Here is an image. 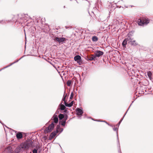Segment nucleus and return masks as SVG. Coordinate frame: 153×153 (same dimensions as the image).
<instances>
[{"label":"nucleus","instance_id":"1","mask_svg":"<svg viewBox=\"0 0 153 153\" xmlns=\"http://www.w3.org/2000/svg\"><path fill=\"white\" fill-rule=\"evenodd\" d=\"M33 142L30 139L21 143L14 150V153H21L32 147Z\"/></svg>","mask_w":153,"mask_h":153},{"label":"nucleus","instance_id":"2","mask_svg":"<svg viewBox=\"0 0 153 153\" xmlns=\"http://www.w3.org/2000/svg\"><path fill=\"white\" fill-rule=\"evenodd\" d=\"M137 23L139 26H143L146 25L149 23V20L146 19H139L137 21Z\"/></svg>","mask_w":153,"mask_h":153},{"label":"nucleus","instance_id":"3","mask_svg":"<svg viewBox=\"0 0 153 153\" xmlns=\"http://www.w3.org/2000/svg\"><path fill=\"white\" fill-rule=\"evenodd\" d=\"M54 127V124L53 123L50 124L48 127L46 128L44 130V132L47 133L51 132L53 129Z\"/></svg>","mask_w":153,"mask_h":153},{"label":"nucleus","instance_id":"4","mask_svg":"<svg viewBox=\"0 0 153 153\" xmlns=\"http://www.w3.org/2000/svg\"><path fill=\"white\" fill-rule=\"evenodd\" d=\"M74 60L79 65H81L82 63L81 57L79 55H77L75 56Z\"/></svg>","mask_w":153,"mask_h":153},{"label":"nucleus","instance_id":"5","mask_svg":"<svg viewBox=\"0 0 153 153\" xmlns=\"http://www.w3.org/2000/svg\"><path fill=\"white\" fill-rule=\"evenodd\" d=\"M66 39L64 37L58 38L56 37L54 39V40L56 42H58L59 43H63L66 40Z\"/></svg>","mask_w":153,"mask_h":153},{"label":"nucleus","instance_id":"6","mask_svg":"<svg viewBox=\"0 0 153 153\" xmlns=\"http://www.w3.org/2000/svg\"><path fill=\"white\" fill-rule=\"evenodd\" d=\"M59 125H58L56 127V130L52 132L50 135V137L52 139L54 138V137L56 134L58 132V128H59Z\"/></svg>","mask_w":153,"mask_h":153},{"label":"nucleus","instance_id":"7","mask_svg":"<svg viewBox=\"0 0 153 153\" xmlns=\"http://www.w3.org/2000/svg\"><path fill=\"white\" fill-rule=\"evenodd\" d=\"M103 54L104 53L103 52L99 50H97L95 51L94 56L95 58H96V57H99L102 56Z\"/></svg>","mask_w":153,"mask_h":153},{"label":"nucleus","instance_id":"8","mask_svg":"<svg viewBox=\"0 0 153 153\" xmlns=\"http://www.w3.org/2000/svg\"><path fill=\"white\" fill-rule=\"evenodd\" d=\"M129 42H131V45L134 46H135L138 45V43L135 40H133V38H129Z\"/></svg>","mask_w":153,"mask_h":153},{"label":"nucleus","instance_id":"9","mask_svg":"<svg viewBox=\"0 0 153 153\" xmlns=\"http://www.w3.org/2000/svg\"><path fill=\"white\" fill-rule=\"evenodd\" d=\"M95 58L94 55H91V56H87L85 59L87 60L92 61L95 60Z\"/></svg>","mask_w":153,"mask_h":153},{"label":"nucleus","instance_id":"10","mask_svg":"<svg viewBox=\"0 0 153 153\" xmlns=\"http://www.w3.org/2000/svg\"><path fill=\"white\" fill-rule=\"evenodd\" d=\"M4 153H14V152H13V150L12 148L8 147L5 149Z\"/></svg>","mask_w":153,"mask_h":153},{"label":"nucleus","instance_id":"11","mask_svg":"<svg viewBox=\"0 0 153 153\" xmlns=\"http://www.w3.org/2000/svg\"><path fill=\"white\" fill-rule=\"evenodd\" d=\"M51 119L53 120L54 123H57L58 122V116L57 115L55 114L53 115Z\"/></svg>","mask_w":153,"mask_h":153},{"label":"nucleus","instance_id":"12","mask_svg":"<svg viewBox=\"0 0 153 153\" xmlns=\"http://www.w3.org/2000/svg\"><path fill=\"white\" fill-rule=\"evenodd\" d=\"M16 137L18 139H20L22 138L23 137V135L22 132H18L16 134Z\"/></svg>","mask_w":153,"mask_h":153},{"label":"nucleus","instance_id":"13","mask_svg":"<svg viewBox=\"0 0 153 153\" xmlns=\"http://www.w3.org/2000/svg\"><path fill=\"white\" fill-rule=\"evenodd\" d=\"M76 112L77 113V114L78 115H82L83 113V111L79 108H77L76 109Z\"/></svg>","mask_w":153,"mask_h":153},{"label":"nucleus","instance_id":"14","mask_svg":"<svg viewBox=\"0 0 153 153\" xmlns=\"http://www.w3.org/2000/svg\"><path fill=\"white\" fill-rule=\"evenodd\" d=\"M128 40V38L125 39L123 41L122 43V45L123 47L124 48H126V45L127 44V42Z\"/></svg>","mask_w":153,"mask_h":153},{"label":"nucleus","instance_id":"15","mask_svg":"<svg viewBox=\"0 0 153 153\" xmlns=\"http://www.w3.org/2000/svg\"><path fill=\"white\" fill-rule=\"evenodd\" d=\"M22 58V57H21V58H20L19 59V60H16V61H15V62H13V63H11L10 65H8V66H6V67H4V68H2V69H1V70H0V71H1V70H2L4 69V68H7V67H9V66H10L11 65H13V64H14V63H16V62H18V61H19L20 59Z\"/></svg>","mask_w":153,"mask_h":153},{"label":"nucleus","instance_id":"16","mask_svg":"<svg viewBox=\"0 0 153 153\" xmlns=\"http://www.w3.org/2000/svg\"><path fill=\"white\" fill-rule=\"evenodd\" d=\"M64 115L61 114H60L58 116V117L59 118V120H62L63 118H64Z\"/></svg>","mask_w":153,"mask_h":153},{"label":"nucleus","instance_id":"17","mask_svg":"<svg viewBox=\"0 0 153 153\" xmlns=\"http://www.w3.org/2000/svg\"><path fill=\"white\" fill-rule=\"evenodd\" d=\"M60 109L62 110H64L65 109V107L64 105L60 104Z\"/></svg>","mask_w":153,"mask_h":153},{"label":"nucleus","instance_id":"18","mask_svg":"<svg viewBox=\"0 0 153 153\" xmlns=\"http://www.w3.org/2000/svg\"><path fill=\"white\" fill-rule=\"evenodd\" d=\"M92 40L94 42H96L98 41V39L96 36H94L92 38Z\"/></svg>","mask_w":153,"mask_h":153},{"label":"nucleus","instance_id":"19","mask_svg":"<svg viewBox=\"0 0 153 153\" xmlns=\"http://www.w3.org/2000/svg\"><path fill=\"white\" fill-rule=\"evenodd\" d=\"M152 73L151 72L149 71L147 72V75L149 77L150 79H151L152 78Z\"/></svg>","mask_w":153,"mask_h":153},{"label":"nucleus","instance_id":"20","mask_svg":"<svg viewBox=\"0 0 153 153\" xmlns=\"http://www.w3.org/2000/svg\"><path fill=\"white\" fill-rule=\"evenodd\" d=\"M72 81L71 80H68L67 82V85L68 86H71V84Z\"/></svg>","mask_w":153,"mask_h":153},{"label":"nucleus","instance_id":"21","mask_svg":"<svg viewBox=\"0 0 153 153\" xmlns=\"http://www.w3.org/2000/svg\"><path fill=\"white\" fill-rule=\"evenodd\" d=\"M64 103L65 105L67 107H71V106L70 103H68L66 102H65Z\"/></svg>","mask_w":153,"mask_h":153},{"label":"nucleus","instance_id":"22","mask_svg":"<svg viewBox=\"0 0 153 153\" xmlns=\"http://www.w3.org/2000/svg\"><path fill=\"white\" fill-rule=\"evenodd\" d=\"M61 125L62 126H64L65 125V123H66V121L65 120H62V121Z\"/></svg>","mask_w":153,"mask_h":153},{"label":"nucleus","instance_id":"23","mask_svg":"<svg viewBox=\"0 0 153 153\" xmlns=\"http://www.w3.org/2000/svg\"><path fill=\"white\" fill-rule=\"evenodd\" d=\"M58 132H60V133H61L63 130V129L62 128H60V126H59V128H58Z\"/></svg>","mask_w":153,"mask_h":153},{"label":"nucleus","instance_id":"24","mask_svg":"<svg viewBox=\"0 0 153 153\" xmlns=\"http://www.w3.org/2000/svg\"><path fill=\"white\" fill-rule=\"evenodd\" d=\"M66 96H67V95H66L65 96L64 95V96H63V97L62 99V100L64 101V102H66L65 100V99H66Z\"/></svg>","mask_w":153,"mask_h":153},{"label":"nucleus","instance_id":"25","mask_svg":"<svg viewBox=\"0 0 153 153\" xmlns=\"http://www.w3.org/2000/svg\"><path fill=\"white\" fill-rule=\"evenodd\" d=\"M6 21L5 20H1L0 21V23L2 24H4V23H6Z\"/></svg>","mask_w":153,"mask_h":153},{"label":"nucleus","instance_id":"26","mask_svg":"<svg viewBox=\"0 0 153 153\" xmlns=\"http://www.w3.org/2000/svg\"><path fill=\"white\" fill-rule=\"evenodd\" d=\"M73 97H74V94L73 93V92H72L71 94V96L70 97V99H72Z\"/></svg>","mask_w":153,"mask_h":153},{"label":"nucleus","instance_id":"27","mask_svg":"<svg viewBox=\"0 0 153 153\" xmlns=\"http://www.w3.org/2000/svg\"><path fill=\"white\" fill-rule=\"evenodd\" d=\"M33 153H37V150L36 149H34L33 151Z\"/></svg>","mask_w":153,"mask_h":153},{"label":"nucleus","instance_id":"28","mask_svg":"<svg viewBox=\"0 0 153 153\" xmlns=\"http://www.w3.org/2000/svg\"><path fill=\"white\" fill-rule=\"evenodd\" d=\"M117 140H118V143L119 145H120L119 141V140L118 134V132H117Z\"/></svg>","mask_w":153,"mask_h":153},{"label":"nucleus","instance_id":"29","mask_svg":"<svg viewBox=\"0 0 153 153\" xmlns=\"http://www.w3.org/2000/svg\"><path fill=\"white\" fill-rule=\"evenodd\" d=\"M130 106H131V105L129 107V108H128V110H127V111H128V109H129V108L130 107ZM127 112H126V113H125V114L124 115V117H123V118H122V119H121L120 120V122H121L122 121V120H123V118L125 116V115H126V113Z\"/></svg>","mask_w":153,"mask_h":153},{"label":"nucleus","instance_id":"30","mask_svg":"<svg viewBox=\"0 0 153 153\" xmlns=\"http://www.w3.org/2000/svg\"><path fill=\"white\" fill-rule=\"evenodd\" d=\"M118 128H117V127H115V126H114V127L113 128V129L114 131H116L117 129H118Z\"/></svg>","mask_w":153,"mask_h":153},{"label":"nucleus","instance_id":"31","mask_svg":"<svg viewBox=\"0 0 153 153\" xmlns=\"http://www.w3.org/2000/svg\"><path fill=\"white\" fill-rule=\"evenodd\" d=\"M64 119L63 120H65L66 121V120L67 119L68 116L66 115L65 117H64Z\"/></svg>","mask_w":153,"mask_h":153},{"label":"nucleus","instance_id":"32","mask_svg":"<svg viewBox=\"0 0 153 153\" xmlns=\"http://www.w3.org/2000/svg\"><path fill=\"white\" fill-rule=\"evenodd\" d=\"M123 2V1L122 0L119 1L117 2V4H120L121 3Z\"/></svg>","mask_w":153,"mask_h":153},{"label":"nucleus","instance_id":"33","mask_svg":"<svg viewBox=\"0 0 153 153\" xmlns=\"http://www.w3.org/2000/svg\"><path fill=\"white\" fill-rule=\"evenodd\" d=\"M59 113V110L57 109L56 112V113H55V114H58Z\"/></svg>","mask_w":153,"mask_h":153},{"label":"nucleus","instance_id":"34","mask_svg":"<svg viewBox=\"0 0 153 153\" xmlns=\"http://www.w3.org/2000/svg\"><path fill=\"white\" fill-rule=\"evenodd\" d=\"M102 122H105L108 125L111 126H112L110 124H109L107 122H106L105 121H102Z\"/></svg>","mask_w":153,"mask_h":153},{"label":"nucleus","instance_id":"35","mask_svg":"<svg viewBox=\"0 0 153 153\" xmlns=\"http://www.w3.org/2000/svg\"><path fill=\"white\" fill-rule=\"evenodd\" d=\"M74 103V101H72L70 103V105H71V106H72Z\"/></svg>","mask_w":153,"mask_h":153},{"label":"nucleus","instance_id":"36","mask_svg":"<svg viewBox=\"0 0 153 153\" xmlns=\"http://www.w3.org/2000/svg\"><path fill=\"white\" fill-rule=\"evenodd\" d=\"M121 123V122H120V121H119V123H118V124H117V126H118V127H119V125H120V123Z\"/></svg>","mask_w":153,"mask_h":153},{"label":"nucleus","instance_id":"37","mask_svg":"<svg viewBox=\"0 0 153 153\" xmlns=\"http://www.w3.org/2000/svg\"><path fill=\"white\" fill-rule=\"evenodd\" d=\"M65 27V28H66V29H67V28H69V27H67V26H66Z\"/></svg>","mask_w":153,"mask_h":153},{"label":"nucleus","instance_id":"38","mask_svg":"<svg viewBox=\"0 0 153 153\" xmlns=\"http://www.w3.org/2000/svg\"><path fill=\"white\" fill-rule=\"evenodd\" d=\"M88 3L89 4H90V3H89V2L88 1Z\"/></svg>","mask_w":153,"mask_h":153},{"label":"nucleus","instance_id":"39","mask_svg":"<svg viewBox=\"0 0 153 153\" xmlns=\"http://www.w3.org/2000/svg\"><path fill=\"white\" fill-rule=\"evenodd\" d=\"M121 7V6H120L119 7V8H120Z\"/></svg>","mask_w":153,"mask_h":153},{"label":"nucleus","instance_id":"40","mask_svg":"<svg viewBox=\"0 0 153 153\" xmlns=\"http://www.w3.org/2000/svg\"><path fill=\"white\" fill-rule=\"evenodd\" d=\"M120 148V152H120V148ZM120 153H121V152H120Z\"/></svg>","mask_w":153,"mask_h":153},{"label":"nucleus","instance_id":"41","mask_svg":"<svg viewBox=\"0 0 153 153\" xmlns=\"http://www.w3.org/2000/svg\"><path fill=\"white\" fill-rule=\"evenodd\" d=\"M65 91H64V94L65 93Z\"/></svg>","mask_w":153,"mask_h":153},{"label":"nucleus","instance_id":"42","mask_svg":"<svg viewBox=\"0 0 153 153\" xmlns=\"http://www.w3.org/2000/svg\"><path fill=\"white\" fill-rule=\"evenodd\" d=\"M97 121H100L99 120H96Z\"/></svg>","mask_w":153,"mask_h":153},{"label":"nucleus","instance_id":"43","mask_svg":"<svg viewBox=\"0 0 153 153\" xmlns=\"http://www.w3.org/2000/svg\"><path fill=\"white\" fill-rule=\"evenodd\" d=\"M64 8H65V6H64Z\"/></svg>","mask_w":153,"mask_h":153},{"label":"nucleus","instance_id":"44","mask_svg":"<svg viewBox=\"0 0 153 153\" xmlns=\"http://www.w3.org/2000/svg\"><path fill=\"white\" fill-rule=\"evenodd\" d=\"M49 62L51 64V62Z\"/></svg>","mask_w":153,"mask_h":153},{"label":"nucleus","instance_id":"45","mask_svg":"<svg viewBox=\"0 0 153 153\" xmlns=\"http://www.w3.org/2000/svg\"><path fill=\"white\" fill-rule=\"evenodd\" d=\"M59 146H60V148H61V146H60V145H59Z\"/></svg>","mask_w":153,"mask_h":153},{"label":"nucleus","instance_id":"46","mask_svg":"<svg viewBox=\"0 0 153 153\" xmlns=\"http://www.w3.org/2000/svg\"><path fill=\"white\" fill-rule=\"evenodd\" d=\"M59 146H60V148H61V146H60V145H59Z\"/></svg>","mask_w":153,"mask_h":153},{"label":"nucleus","instance_id":"47","mask_svg":"<svg viewBox=\"0 0 153 153\" xmlns=\"http://www.w3.org/2000/svg\"><path fill=\"white\" fill-rule=\"evenodd\" d=\"M59 146H60V148H61V146H60V145H59Z\"/></svg>","mask_w":153,"mask_h":153},{"label":"nucleus","instance_id":"48","mask_svg":"<svg viewBox=\"0 0 153 153\" xmlns=\"http://www.w3.org/2000/svg\"><path fill=\"white\" fill-rule=\"evenodd\" d=\"M125 7H126L125 6Z\"/></svg>","mask_w":153,"mask_h":153},{"label":"nucleus","instance_id":"49","mask_svg":"<svg viewBox=\"0 0 153 153\" xmlns=\"http://www.w3.org/2000/svg\"><path fill=\"white\" fill-rule=\"evenodd\" d=\"M30 153H31V152H30Z\"/></svg>","mask_w":153,"mask_h":153},{"label":"nucleus","instance_id":"50","mask_svg":"<svg viewBox=\"0 0 153 153\" xmlns=\"http://www.w3.org/2000/svg\"><path fill=\"white\" fill-rule=\"evenodd\" d=\"M0 123H1V122L0 121Z\"/></svg>","mask_w":153,"mask_h":153}]
</instances>
